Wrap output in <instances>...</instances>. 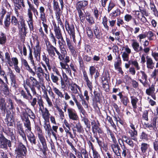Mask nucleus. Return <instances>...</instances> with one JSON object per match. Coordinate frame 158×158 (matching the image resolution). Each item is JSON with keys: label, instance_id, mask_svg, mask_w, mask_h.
I'll list each match as a JSON object with an SVG mask.
<instances>
[{"label": "nucleus", "instance_id": "63", "mask_svg": "<svg viewBox=\"0 0 158 158\" xmlns=\"http://www.w3.org/2000/svg\"><path fill=\"white\" fill-rule=\"evenodd\" d=\"M17 131L18 134L22 137L23 140L24 141V142L27 143V141L26 137V134H25L23 129L18 130Z\"/></svg>", "mask_w": 158, "mask_h": 158}, {"label": "nucleus", "instance_id": "47", "mask_svg": "<svg viewBox=\"0 0 158 158\" xmlns=\"http://www.w3.org/2000/svg\"><path fill=\"white\" fill-rule=\"evenodd\" d=\"M146 58L147 68L148 69H153L154 68V63L153 62L152 59L148 55L146 57Z\"/></svg>", "mask_w": 158, "mask_h": 158}, {"label": "nucleus", "instance_id": "15", "mask_svg": "<svg viewBox=\"0 0 158 158\" xmlns=\"http://www.w3.org/2000/svg\"><path fill=\"white\" fill-rule=\"evenodd\" d=\"M94 137L96 139L100 149H102L105 152H107L108 150V143L105 142L104 138L101 136L98 137L97 134L94 135Z\"/></svg>", "mask_w": 158, "mask_h": 158}, {"label": "nucleus", "instance_id": "33", "mask_svg": "<svg viewBox=\"0 0 158 158\" xmlns=\"http://www.w3.org/2000/svg\"><path fill=\"white\" fill-rule=\"evenodd\" d=\"M0 89L2 95L6 97H10L11 95H12L10 93L11 89L6 84L1 88Z\"/></svg>", "mask_w": 158, "mask_h": 158}, {"label": "nucleus", "instance_id": "31", "mask_svg": "<svg viewBox=\"0 0 158 158\" xmlns=\"http://www.w3.org/2000/svg\"><path fill=\"white\" fill-rule=\"evenodd\" d=\"M155 85L152 84L151 86L150 84L148 85V88L146 90V93L149 96H151L153 99L155 100H156V93H155Z\"/></svg>", "mask_w": 158, "mask_h": 158}, {"label": "nucleus", "instance_id": "26", "mask_svg": "<svg viewBox=\"0 0 158 158\" xmlns=\"http://www.w3.org/2000/svg\"><path fill=\"white\" fill-rule=\"evenodd\" d=\"M130 127L132 130L129 129L128 133L130 134V138H132L133 140L136 141L137 140V136L138 135V131L135 127V125L133 123H130Z\"/></svg>", "mask_w": 158, "mask_h": 158}, {"label": "nucleus", "instance_id": "10", "mask_svg": "<svg viewBox=\"0 0 158 158\" xmlns=\"http://www.w3.org/2000/svg\"><path fill=\"white\" fill-rule=\"evenodd\" d=\"M39 100L38 102V105L39 106V111L41 112L43 118L46 122H49V118L50 115L49 110L48 109L44 107V102Z\"/></svg>", "mask_w": 158, "mask_h": 158}, {"label": "nucleus", "instance_id": "59", "mask_svg": "<svg viewBox=\"0 0 158 158\" xmlns=\"http://www.w3.org/2000/svg\"><path fill=\"white\" fill-rule=\"evenodd\" d=\"M14 99L16 103L20 107L22 106L23 107H27V104L25 103L21 99L17 98L16 96H14Z\"/></svg>", "mask_w": 158, "mask_h": 158}, {"label": "nucleus", "instance_id": "52", "mask_svg": "<svg viewBox=\"0 0 158 158\" xmlns=\"http://www.w3.org/2000/svg\"><path fill=\"white\" fill-rule=\"evenodd\" d=\"M86 33L89 39L91 40L94 37L93 28L92 29L90 27H87L86 28Z\"/></svg>", "mask_w": 158, "mask_h": 158}, {"label": "nucleus", "instance_id": "49", "mask_svg": "<svg viewBox=\"0 0 158 158\" xmlns=\"http://www.w3.org/2000/svg\"><path fill=\"white\" fill-rule=\"evenodd\" d=\"M7 41V38L6 33L3 32H0V45H5Z\"/></svg>", "mask_w": 158, "mask_h": 158}, {"label": "nucleus", "instance_id": "2", "mask_svg": "<svg viewBox=\"0 0 158 158\" xmlns=\"http://www.w3.org/2000/svg\"><path fill=\"white\" fill-rule=\"evenodd\" d=\"M23 89L21 88L19 89V93L21 96L25 99L28 100L31 106L34 108L35 107V106L37 105V103L38 104V102L39 100H41L40 102L43 101L41 95H39L36 92V94L35 95L36 97L33 98V95H32L29 89L25 85H23Z\"/></svg>", "mask_w": 158, "mask_h": 158}, {"label": "nucleus", "instance_id": "40", "mask_svg": "<svg viewBox=\"0 0 158 158\" xmlns=\"http://www.w3.org/2000/svg\"><path fill=\"white\" fill-rule=\"evenodd\" d=\"M27 47L29 50V53L28 56V59L30 60L31 64L33 66V69H35V64L32 55V47H31L30 45L28 44H27Z\"/></svg>", "mask_w": 158, "mask_h": 158}, {"label": "nucleus", "instance_id": "53", "mask_svg": "<svg viewBox=\"0 0 158 158\" xmlns=\"http://www.w3.org/2000/svg\"><path fill=\"white\" fill-rule=\"evenodd\" d=\"M83 58L81 56H78V61L79 63V68L80 70H81L82 71L86 70H85V65L84 64Z\"/></svg>", "mask_w": 158, "mask_h": 158}, {"label": "nucleus", "instance_id": "1", "mask_svg": "<svg viewBox=\"0 0 158 158\" xmlns=\"http://www.w3.org/2000/svg\"><path fill=\"white\" fill-rule=\"evenodd\" d=\"M46 51L49 56L53 59H55L56 57V53L58 56L60 62L65 60L66 55H67V51L66 49L59 47L60 52L56 47L54 46L49 41H45Z\"/></svg>", "mask_w": 158, "mask_h": 158}, {"label": "nucleus", "instance_id": "46", "mask_svg": "<svg viewBox=\"0 0 158 158\" xmlns=\"http://www.w3.org/2000/svg\"><path fill=\"white\" fill-rule=\"evenodd\" d=\"M85 18L86 20L90 25H92L95 23L94 19L92 16H91L89 12H87L85 14Z\"/></svg>", "mask_w": 158, "mask_h": 158}, {"label": "nucleus", "instance_id": "17", "mask_svg": "<svg viewBox=\"0 0 158 158\" xmlns=\"http://www.w3.org/2000/svg\"><path fill=\"white\" fill-rule=\"evenodd\" d=\"M27 2L29 6V8L27 9V15L28 17H33V12L35 17L37 18V16L38 15L39 11L34 7L33 4L31 3L29 0H27Z\"/></svg>", "mask_w": 158, "mask_h": 158}, {"label": "nucleus", "instance_id": "62", "mask_svg": "<svg viewBox=\"0 0 158 158\" xmlns=\"http://www.w3.org/2000/svg\"><path fill=\"white\" fill-rule=\"evenodd\" d=\"M77 11L80 20V21L82 23H83L85 21V16L83 13L82 11V10L77 9Z\"/></svg>", "mask_w": 158, "mask_h": 158}, {"label": "nucleus", "instance_id": "6", "mask_svg": "<svg viewBox=\"0 0 158 158\" xmlns=\"http://www.w3.org/2000/svg\"><path fill=\"white\" fill-rule=\"evenodd\" d=\"M26 84L30 88L33 95H36V94L35 87L38 89H40L41 86L40 83L35 78L32 76L26 79Z\"/></svg>", "mask_w": 158, "mask_h": 158}, {"label": "nucleus", "instance_id": "9", "mask_svg": "<svg viewBox=\"0 0 158 158\" xmlns=\"http://www.w3.org/2000/svg\"><path fill=\"white\" fill-rule=\"evenodd\" d=\"M65 27L66 31L69 35L71 38H72L73 41H76L75 29L74 24L72 23H69L66 19L65 21Z\"/></svg>", "mask_w": 158, "mask_h": 158}, {"label": "nucleus", "instance_id": "19", "mask_svg": "<svg viewBox=\"0 0 158 158\" xmlns=\"http://www.w3.org/2000/svg\"><path fill=\"white\" fill-rule=\"evenodd\" d=\"M97 123L94 120H92L91 122L92 126V131L94 135L98 133L99 134H102L103 133L102 130L99 127L100 123L98 120L97 121Z\"/></svg>", "mask_w": 158, "mask_h": 158}, {"label": "nucleus", "instance_id": "50", "mask_svg": "<svg viewBox=\"0 0 158 158\" xmlns=\"http://www.w3.org/2000/svg\"><path fill=\"white\" fill-rule=\"evenodd\" d=\"M69 89H70L71 93L74 94H76L78 93L77 89H81L80 87L75 83L72 85L70 87H69Z\"/></svg>", "mask_w": 158, "mask_h": 158}, {"label": "nucleus", "instance_id": "23", "mask_svg": "<svg viewBox=\"0 0 158 158\" xmlns=\"http://www.w3.org/2000/svg\"><path fill=\"white\" fill-rule=\"evenodd\" d=\"M67 113L69 119L71 121H77L79 119L78 116L75 110L72 108L67 109Z\"/></svg>", "mask_w": 158, "mask_h": 158}, {"label": "nucleus", "instance_id": "60", "mask_svg": "<svg viewBox=\"0 0 158 158\" xmlns=\"http://www.w3.org/2000/svg\"><path fill=\"white\" fill-rule=\"evenodd\" d=\"M53 31L56 38L62 35L61 30L58 24L57 25V27L54 29Z\"/></svg>", "mask_w": 158, "mask_h": 158}, {"label": "nucleus", "instance_id": "56", "mask_svg": "<svg viewBox=\"0 0 158 158\" xmlns=\"http://www.w3.org/2000/svg\"><path fill=\"white\" fill-rule=\"evenodd\" d=\"M10 14L9 12H8L6 16L5 21H4V24L5 27L6 28H8L10 26L11 23V22H10Z\"/></svg>", "mask_w": 158, "mask_h": 158}, {"label": "nucleus", "instance_id": "57", "mask_svg": "<svg viewBox=\"0 0 158 158\" xmlns=\"http://www.w3.org/2000/svg\"><path fill=\"white\" fill-rule=\"evenodd\" d=\"M56 38L58 40L60 39V40H59L58 41L59 47L64 49H66L65 47L66 46V42L63 38V35Z\"/></svg>", "mask_w": 158, "mask_h": 158}, {"label": "nucleus", "instance_id": "5", "mask_svg": "<svg viewBox=\"0 0 158 158\" xmlns=\"http://www.w3.org/2000/svg\"><path fill=\"white\" fill-rule=\"evenodd\" d=\"M15 152L16 158H24L27 155V148L22 142L18 141L16 144Z\"/></svg>", "mask_w": 158, "mask_h": 158}, {"label": "nucleus", "instance_id": "42", "mask_svg": "<svg viewBox=\"0 0 158 158\" xmlns=\"http://www.w3.org/2000/svg\"><path fill=\"white\" fill-rule=\"evenodd\" d=\"M130 97L133 110L135 113H136V109L137 106V104L139 101V99L133 95L131 96Z\"/></svg>", "mask_w": 158, "mask_h": 158}, {"label": "nucleus", "instance_id": "64", "mask_svg": "<svg viewBox=\"0 0 158 158\" xmlns=\"http://www.w3.org/2000/svg\"><path fill=\"white\" fill-rule=\"evenodd\" d=\"M52 89L53 91L58 96V97L60 98L64 97V95L62 92L56 87L53 86Z\"/></svg>", "mask_w": 158, "mask_h": 158}, {"label": "nucleus", "instance_id": "4", "mask_svg": "<svg viewBox=\"0 0 158 158\" xmlns=\"http://www.w3.org/2000/svg\"><path fill=\"white\" fill-rule=\"evenodd\" d=\"M21 61L22 63L25 67L26 70L32 76H35L36 74L37 77L40 79L44 76V74L45 76H47V74L45 73L44 69L40 65L37 67L35 66V69H34L35 71H34L31 68L26 60L22 58L21 59Z\"/></svg>", "mask_w": 158, "mask_h": 158}, {"label": "nucleus", "instance_id": "55", "mask_svg": "<svg viewBox=\"0 0 158 158\" xmlns=\"http://www.w3.org/2000/svg\"><path fill=\"white\" fill-rule=\"evenodd\" d=\"M139 10L136 11L135 12H140L142 15V16H149L150 13H149L148 10H147L145 7L139 6Z\"/></svg>", "mask_w": 158, "mask_h": 158}, {"label": "nucleus", "instance_id": "3", "mask_svg": "<svg viewBox=\"0 0 158 158\" xmlns=\"http://www.w3.org/2000/svg\"><path fill=\"white\" fill-rule=\"evenodd\" d=\"M22 111L20 117L24 127L31 126V123L29 117L34 121L36 116L33 111L29 108L27 107Z\"/></svg>", "mask_w": 158, "mask_h": 158}, {"label": "nucleus", "instance_id": "36", "mask_svg": "<svg viewBox=\"0 0 158 158\" xmlns=\"http://www.w3.org/2000/svg\"><path fill=\"white\" fill-rule=\"evenodd\" d=\"M0 110L2 114L4 116H5L6 113L8 111L7 110L6 108V103L5 99L2 97L0 98Z\"/></svg>", "mask_w": 158, "mask_h": 158}, {"label": "nucleus", "instance_id": "61", "mask_svg": "<svg viewBox=\"0 0 158 158\" xmlns=\"http://www.w3.org/2000/svg\"><path fill=\"white\" fill-rule=\"evenodd\" d=\"M28 17V25L31 31H33L34 32V27L33 25L34 20L33 19V17Z\"/></svg>", "mask_w": 158, "mask_h": 158}, {"label": "nucleus", "instance_id": "58", "mask_svg": "<svg viewBox=\"0 0 158 158\" xmlns=\"http://www.w3.org/2000/svg\"><path fill=\"white\" fill-rule=\"evenodd\" d=\"M9 72L7 73V75L10 77V82L16 81V76L13 73L11 68H8Z\"/></svg>", "mask_w": 158, "mask_h": 158}, {"label": "nucleus", "instance_id": "18", "mask_svg": "<svg viewBox=\"0 0 158 158\" xmlns=\"http://www.w3.org/2000/svg\"><path fill=\"white\" fill-rule=\"evenodd\" d=\"M5 125H3L0 126V130L1 131V133L4 132L7 136L11 137V139L14 138L15 139V136L14 135L13 131V129Z\"/></svg>", "mask_w": 158, "mask_h": 158}, {"label": "nucleus", "instance_id": "16", "mask_svg": "<svg viewBox=\"0 0 158 158\" xmlns=\"http://www.w3.org/2000/svg\"><path fill=\"white\" fill-rule=\"evenodd\" d=\"M60 7L59 2L56 0H53V9L55 14L62 13L63 9L64 7V0H59Z\"/></svg>", "mask_w": 158, "mask_h": 158}, {"label": "nucleus", "instance_id": "14", "mask_svg": "<svg viewBox=\"0 0 158 158\" xmlns=\"http://www.w3.org/2000/svg\"><path fill=\"white\" fill-rule=\"evenodd\" d=\"M26 128L25 131L28 141L32 145H36V137L31 131V126L25 127Z\"/></svg>", "mask_w": 158, "mask_h": 158}, {"label": "nucleus", "instance_id": "39", "mask_svg": "<svg viewBox=\"0 0 158 158\" xmlns=\"http://www.w3.org/2000/svg\"><path fill=\"white\" fill-rule=\"evenodd\" d=\"M122 141L125 142L131 147L133 148L134 146V143L132 140L133 139L130 137H128L126 135H123L122 136Z\"/></svg>", "mask_w": 158, "mask_h": 158}, {"label": "nucleus", "instance_id": "12", "mask_svg": "<svg viewBox=\"0 0 158 158\" xmlns=\"http://www.w3.org/2000/svg\"><path fill=\"white\" fill-rule=\"evenodd\" d=\"M116 19H114L109 18L108 19L106 16H104L102 18V24L106 31H108L109 30V26L113 27L115 25Z\"/></svg>", "mask_w": 158, "mask_h": 158}, {"label": "nucleus", "instance_id": "27", "mask_svg": "<svg viewBox=\"0 0 158 158\" xmlns=\"http://www.w3.org/2000/svg\"><path fill=\"white\" fill-rule=\"evenodd\" d=\"M83 77L84 80L86 84L90 91H92L93 88L92 80L89 79L88 74L86 70L82 71Z\"/></svg>", "mask_w": 158, "mask_h": 158}, {"label": "nucleus", "instance_id": "21", "mask_svg": "<svg viewBox=\"0 0 158 158\" xmlns=\"http://www.w3.org/2000/svg\"><path fill=\"white\" fill-rule=\"evenodd\" d=\"M6 114V126L10 127L13 126L15 112L11 113V111H8Z\"/></svg>", "mask_w": 158, "mask_h": 158}, {"label": "nucleus", "instance_id": "34", "mask_svg": "<svg viewBox=\"0 0 158 158\" xmlns=\"http://www.w3.org/2000/svg\"><path fill=\"white\" fill-rule=\"evenodd\" d=\"M7 98L6 102L7 104H6V108L7 110H9L11 113L15 112V102L10 97Z\"/></svg>", "mask_w": 158, "mask_h": 158}, {"label": "nucleus", "instance_id": "11", "mask_svg": "<svg viewBox=\"0 0 158 158\" xmlns=\"http://www.w3.org/2000/svg\"><path fill=\"white\" fill-rule=\"evenodd\" d=\"M11 140L7 139L3 133L0 134V148L6 150L8 148H10L12 147Z\"/></svg>", "mask_w": 158, "mask_h": 158}, {"label": "nucleus", "instance_id": "45", "mask_svg": "<svg viewBox=\"0 0 158 158\" xmlns=\"http://www.w3.org/2000/svg\"><path fill=\"white\" fill-rule=\"evenodd\" d=\"M44 128L45 130L47 132V133L48 134L52 133L55 138L57 139V138L56 134L52 131L50 123H47L46 122H45L44 123Z\"/></svg>", "mask_w": 158, "mask_h": 158}, {"label": "nucleus", "instance_id": "30", "mask_svg": "<svg viewBox=\"0 0 158 158\" xmlns=\"http://www.w3.org/2000/svg\"><path fill=\"white\" fill-rule=\"evenodd\" d=\"M140 73H141L142 76L141 79L138 77V80L142 83L143 86L145 87H147L148 85H149V82L147 80L148 76L146 73L143 71L141 70Z\"/></svg>", "mask_w": 158, "mask_h": 158}, {"label": "nucleus", "instance_id": "8", "mask_svg": "<svg viewBox=\"0 0 158 158\" xmlns=\"http://www.w3.org/2000/svg\"><path fill=\"white\" fill-rule=\"evenodd\" d=\"M19 32L22 35H26L27 33V28L25 23V20L24 17L20 15L19 17V21L17 24Z\"/></svg>", "mask_w": 158, "mask_h": 158}, {"label": "nucleus", "instance_id": "54", "mask_svg": "<svg viewBox=\"0 0 158 158\" xmlns=\"http://www.w3.org/2000/svg\"><path fill=\"white\" fill-rule=\"evenodd\" d=\"M122 155L123 157L125 158L130 154L131 152L129 149H128L124 144L122 147Z\"/></svg>", "mask_w": 158, "mask_h": 158}, {"label": "nucleus", "instance_id": "37", "mask_svg": "<svg viewBox=\"0 0 158 158\" xmlns=\"http://www.w3.org/2000/svg\"><path fill=\"white\" fill-rule=\"evenodd\" d=\"M117 95L119 96L120 101L122 104L125 106H127L128 103L130 102L128 95H123L122 92H119Z\"/></svg>", "mask_w": 158, "mask_h": 158}, {"label": "nucleus", "instance_id": "13", "mask_svg": "<svg viewBox=\"0 0 158 158\" xmlns=\"http://www.w3.org/2000/svg\"><path fill=\"white\" fill-rule=\"evenodd\" d=\"M157 118V116L155 115L154 117L151 119L150 123L144 122L142 124V128L145 129H148L150 130H153L156 131L157 129L156 121Z\"/></svg>", "mask_w": 158, "mask_h": 158}, {"label": "nucleus", "instance_id": "51", "mask_svg": "<svg viewBox=\"0 0 158 158\" xmlns=\"http://www.w3.org/2000/svg\"><path fill=\"white\" fill-rule=\"evenodd\" d=\"M42 60L45 62L48 70H50L51 69V67L50 65L48 55H46L44 52L43 54L42 55Z\"/></svg>", "mask_w": 158, "mask_h": 158}, {"label": "nucleus", "instance_id": "28", "mask_svg": "<svg viewBox=\"0 0 158 158\" xmlns=\"http://www.w3.org/2000/svg\"><path fill=\"white\" fill-rule=\"evenodd\" d=\"M33 54L35 57L36 60L40 59L41 52V48L40 45V42L37 40L35 46L33 48Z\"/></svg>", "mask_w": 158, "mask_h": 158}, {"label": "nucleus", "instance_id": "38", "mask_svg": "<svg viewBox=\"0 0 158 158\" xmlns=\"http://www.w3.org/2000/svg\"><path fill=\"white\" fill-rule=\"evenodd\" d=\"M42 128V127L38 125H35V130L37 133L38 138L40 141L42 140V139H44L45 140V138L43 132Z\"/></svg>", "mask_w": 158, "mask_h": 158}, {"label": "nucleus", "instance_id": "35", "mask_svg": "<svg viewBox=\"0 0 158 158\" xmlns=\"http://www.w3.org/2000/svg\"><path fill=\"white\" fill-rule=\"evenodd\" d=\"M93 93L94 96L92 98V104L93 106H97L98 103H100L101 100V94L96 91H94Z\"/></svg>", "mask_w": 158, "mask_h": 158}, {"label": "nucleus", "instance_id": "44", "mask_svg": "<svg viewBox=\"0 0 158 158\" xmlns=\"http://www.w3.org/2000/svg\"><path fill=\"white\" fill-rule=\"evenodd\" d=\"M121 13L120 10L118 8H117L109 14V18L116 19V18L117 19V18L120 17Z\"/></svg>", "mask_w": 158, "mask_h": 158}, {"label": "nucleus", "instance_id": "7", "mask_svg": "<svg viewBox=\"0 0 158 158\" xmlns=\"http://www.w3.org/2000/svg\"><path fill=\"white\" fill-rule=\"evenodd\" d=\"M47 15L44 7L43 6H40L39 8V12L37 18L38 17L42 21V23L44 28V30L45 33L48 34V25L45 23L47 21Z\"/></svg>", "mask_w": 158, "mask_h": 158}, {"label": "nucleus", "instance_id": "32", "mask_svg": "<svg viewBox=\"0 0 158 158\" xmlns=\"http://www.w3.org/2000/svg\"><path fill=\"white\" fill-rule=\"evenodd\" d=\"M66 40L67 46L71 53V55L74 57H76L77 56V52L74 47L72 44V41L67 37H66Z\"/></svg>", "mask_w": 158, "mask_h": 158}, {"label": "nucleus", "instance_id": "29", "mask_svg": "<svg viewBox=\"0 0 158 158\" xmlns=\"http://www.w3.org/2000/svg\"><path fill=\"white\" fill-rule=\"evenodd\" d=\"M110 147L112 151L117 156H120L121 149L117 141L111 143Z\"/></svg>", "mask_w": 158, "mask_h": 158}, {"label": "nucleus", "instance_id": "20", "mask_svg": "<svg viewBox=\"0 0 158 158\" xmlns=\"http://www.w3.org/2000/svg\"><path fill=\"white\" fill-rule=\"evenodd\" d=\"M140 147L141 152L140 154L142 155L143 158L148 156L149 154V149L150 148V145L146 143L143 142L141 143Z\"/></svg>", "mask_w": 158, "mask_h": 158}, {"label": "nucleus", "instance_id": "43", "mask_svg": "<svg viewBox=\"0 0 158 158\" xmlns=\"http://www.w3.org/2000/svg\"><path fill=\"white\" fill-rule=\"evenodd\" d=\"M88 2L87 0L79 1L77 4L76 9L84 10L85 7L88 5Z\"/></svg>", "mask_w": 158, "mask_h": 158}, {"label": "nucleus", "instance_id": "48", "mask_svg": "<svg viewBox=\"0 0 158 158\" xmlns=\"http://www.w3.org/2000/svg\"><path fill=\"white\" fill-rule=\"evenodd\" d=\"M73 99L74 100L76 105L77 107V108L80 113H82V114L84 115L86 113L85 110L84 109L83 107L82 106L81 104L78 101L76 97L73 98Z\"/></svg>", "mask_w": 158, "mask_h": 158}, {"label": "nucleus", "instance_id": "24", "mask_svg": "<svg viewBox=\"0 0 158 158\" xmlns=\"http://www.w3.org/2000/svg\"><path fill=\"white\" fill-rule=\"evenodd\" d=\"M94 37L93 39L100 40L103 38V33L99 28L98 25L95 24L93 27Z\"/></svg>", "mask_w": 158, "mask_h": 158}, {"label": "nucleus", "instance_id": "41", "mask_svg": "<svg viewBox=\"0 0 158 158\" xmlns=\"http://www.w3.org/2000/svg\"><path fill=\"white\" fill-rule=\"evenodd\" d=\"M77 156L78 158H83V155L84 156V158H89L88 152L85 148H81L80 149V152H77Z\"/></svg>", "mask_w": 158, "mask_h": 158}, {"label": "nucleus", "instance_id": "25", "mask_svg": "<svg viewBox=\"0 0 158 158\" xmlns=\"http://www.w3.org/2000/svg\"><path fill=\"white\" fill-rule=\"evenodd\" d=\"M42 145V148L41 147L40 143L39 142L36 144V146L38 149H40V151H42L43 153L46 156L47 155V152L48 150V148L47 145V142L45 139H42L41 141H40Z\"/></svg>", "mask_w": 158, "mask_h": 158}, {"label": "nucleus", "instance_id": "22", "mask_svg": "<svg viewBox=\"0 0 158 158\" xmlns=\"http://www.w3.org/2000/svg\"><path fill=\"white\" fill-rule=\"evenodd\" d=\"M70 58L69 56H66L65 60L63 61L60 62V64L62 69H65L66 73L68 74L70 76H72L71 70L69 67L68 63L70 62Z\"/></svg>", "mask_w": 158, "mask_h": 158}]
</instances>
